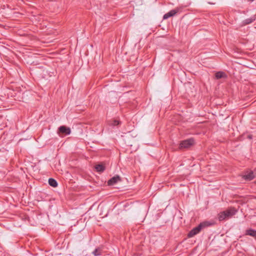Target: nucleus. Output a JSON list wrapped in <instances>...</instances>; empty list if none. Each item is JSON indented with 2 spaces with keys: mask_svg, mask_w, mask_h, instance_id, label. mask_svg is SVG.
Segmentation results:
<instances>
[{
  "mask_svg": "<svg viewBox=\"0 0 256 256\" xmlns=\"http://www.w3.org/2000/svg\"><path fill=\"white\" fill-rule=\"evenodd\" d=\"M236 212V210L234 208H230L224 211L220 212L218 214V219L220 221L224 220L226 219H228Z\"/></svg>",
  "mask_w": 256,
  "mask_h": 256,
  "instance_id": "f257e3e1",
  "label": "nucleus"
},
{
  "mask_svg": "<svg viewBox=\"0 0 256 256\" xmlns=\"http://www.w3.org/2000/svg\"><path fill=\"white\" fill-rule=\"evenodd\" d=\"M208 226V222H203L200 223L198 226L192 228L188 234V238H192L195 235L198 234L202 229Z\"/></svg>",
  "mask_w": 256,
  "mask_h": 256,
  "instance_id": "f03ea898",
  "label": "nucleus"
},
{
  "mask_svg": "<svg viewBox=\"0 0 256 256\" xmlns=\"http://www.w3.org/2000/svg\"><path fill=\"white\" fill-rule=\"evenodd\" d=\"M194 144V140L193 138H189L182 140L180 144V148H187L192 146Z\"/></svg>",
  "mask_w": 256,
  "mask_h": 256,
  "instance_id": "7ed1b4c3",
  "label": "nucleus"
},
{
  "mask_svg": "<svg viewBox=\"0 0 256 256\" xmlns=\"http://www.w3.org/2000/svg\"><path fill=\"white\" fill-rule=\"evenodd\" d=\"M71 130L70 128L66 127V126H60L58 128V132L68 135L70 134Z\"/></svg>",
  "mask_w": 256,
  "mask_h": 256,
  "instance_id": "20e7f679",
  "label": "nucleus"
},
{
  "mask_svg": "<svg viewBox=\"0 0 256 256\" xmlns=\"http://www.w3.org/2000/svg\"><path fill=\"white\" fill-rule=\"evenodd\" d=\"M255 178V174L254 172L250 170L248 172L243 176V178L246 180H251Z\"/></svg>",
  "mask_w": 256,
  "mask_h": 256,
  "instance_id": "39448f33",
  "label": "nucleus"
},
{
  "mask_svg": "<svg viewBox=\"0 0 256 256\" xmlns=\"http://www.w3.org/2000/svg\"><path fill=\"white\" fill-rule=\"evenodd\" d=\"M178 12V8L172 10L168 12H167L166 14H164L163 16V18L164 20L168 19V18L174 16Z\"/></svg>",
  "mask_w": 256,
  "mask_h": 256,
  "instance_id": "423d86ee",
  "label": "nucleus"
},
{
  "mask_svg": "<svg viewBox=\"0 0 256 256\" xmlns=\"http://www.w3.org/2000/svg\"><path fill=\"white\" fill-rule=\"evenodd\" d=\"M120 180V178L119 176H114L108 180V184L110 186H112Z\"/></svg>",
  "mask_w": 256,
  "mask_h": 256,
  "instance_id": "0eeeda50",
  "label": "nucleus"
},
{
  "mask_svg": "<svg viewBox=\"0 0 256 256\" xmlns=\"http://www.w3.org/2000/svg\"><path fill=\"white\" fill-rule=\"evenodd\" d=\"M246 234L256 238V230L253 229L247 230L246 232Z\"/></svg>",
  "mask_w": 256,
  "mask_h": 256,
  "instance_id": "6e6552de",
  "label": "nucleus"
},
{
  "mask_svg": "<svg viewBox=\"0 0 256 256\" xmlns=\"http://www.w3.org/2000/svg\"><path fill=\"white\" fill-rule=\"evenodd\" d=\"M94 256H100L102 254V249L100 247L96 248L92 252Z\"/></svg>",
  "mask_w": 256,
  "mask_h": 256,
  "instance_id": "1a4fd4ad",
  "label": "nucleus"
},
{
  "mask_svg": "<svg viewBox=\"0 0 256 256\" xmlns=\"http://www.w3.org/2000/svg\"><path fill=\"white\" fill-rule=\"evenodd\" d=\"M216 78V79H220L222 78H224L226 77V74L222 72H217L215 74Z\"/></svg>",
  "mask_w": 256,
  "mask_h": 256,
  "instance_id": "9d476101",
  "label": "nucleus"
},
{
  "mask_svg": "<svg viewBox=\"0 0 256 256\" xmlns=\"http://www.w3.org/2000/svg\"><path fill=\"white\" fill-rule=\"evenodd\" d=\"M254 20H255V17L252 16V17L246 18L245 20H244L242 22V24L244 25L252 23Z\"/></svg>",
  "mask_w": 256,
  "mask_h": 256,
  "instance_id": "9b49d317",
  "label": "nucleus"
},
{
  "mask_svg": "<svg viewBox=\"0 0 256 256\" xmlns=\"http://www.w3.org/2000/svg\"><path fill=\"white\" fill-rule=\"evenodd\" d=\"M95 168L97 172H102L104 170L105 167L104 165L100 164L96 165L95 166Z\"/></svg>",
  "mask_w": 256,
  "mask_h": 256,
  "instance_id": "f8f14e48",
  "label": "nucleus"
},
{
  "mask_svg": "<svg viewBox=\"0 0 256 256\" xmlns=\"http://www.w3.org/2000/svg\"><path fill=\"white\" fill-rule=\"evenodd\" d=\"M48 184L50 186H52L54 188L58 186L57 182L56 181V180H55L54 179L52 178H49Z\"/></svg>",
  "mask_w": 256,
  "mask_h": 256,
  "instance_id": "ddd939ff",
  "label": "nucleus"
},
{
  "mask_svg": "<svg viewBox=\"0 0 256 256\" xmlns=\"http://www.w3.org/2000/svg\"><path fill=\"white\" fill-rule=\"evenodd\" d=\"M120 122L116 120H112L108 122V124L111 126H116L120 124Z\"/></svg>",
  "mask_w": 256,
  "mask_h": 256,
  "instance_id": "4468645a",
  "label": "nucleus"
},
{
  "mask_svg": "<svg viewBox=\"0 0 256 256\" xmlns=\"http://www.w3.org/2000/svg\"><path fill=\"white\" fill-rule=\"evenodd\" d=\"M248 138H250V139H252V135H249L248 136Z\"/></svg>",
  "mask_w": 256,
  "mask_h": 256,
  "instance_id": "2eb2a0df",
  "label": "nucleus"
}]
</instances>
